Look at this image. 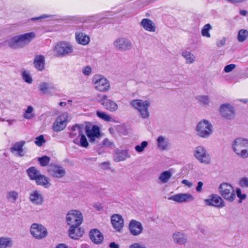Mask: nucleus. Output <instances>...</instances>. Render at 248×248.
<instances>
[{
  "instance_id": "46",
  "label": "nucleus",
  "mask_w": 248,
  "mask_h": 248,
  "mask_svg": "<svg viewBox=\"0 0 248 248\" xmlns=\"http://www.w3.org/2000/svg\"><path fill=\"white\" fill-rule=\"evenodd\" d=\"M22 77L25 82L29 84L32 83V79L29 72L26 71L22 72Z\"/></svg>"
},
{
  "instance_id": "20",
  "label": "nucleus",
  "mask_w": 248,
  "mask_h": 248,
  "mask_svg": "<svg viewBox=\"0 0 248 248\" xmlns=\"http://www.w3.org/2000/svg\"><path fill=\"white\" fill-rule=\"evenodd\" d=\"M83 125L76 124L72 127L69 133V136L71 138L73 139V142L75 144L78 143V137L83 134Z\"/></svg>"
},
{
  "instance_id": "30",
  "label": "nucleus",
  "mask_w": 248,
  "mask_h": 248,
  "mask_svg": "<svg viewBox=\"0 0 248 248\" xmlns=\"http://www.w3.org/2000/svg\"><path fill=\"white\" fill-rule=\"evenodd\" d=\"M182 56L185 59L186 64L193 63L196 61L195 55L190 51L184 50L182 52Z\"/></svg>"
},
{
  "instance_id": "2",
  "label": "nucleus",
  "mask_w": 248,
  "mask_h": 248,
  "mask_svg": "<svg viewBox=\"0 0 248 248\" xmlns=\"http://www.w3.org/2000/svg\"><path fill=\"white\" fill-rule=\"evenodd\" d=\"M234 152L240 157H248V140L243 138L235 139L232 143Z\"/></svg>"
},
{
  "instance_id": "25",
  "label": "nucleus",
  "mask_w": 248,
  "mask_h": 248,
  "mask_svg": "<svg viewBox=\"0 0 248 248\" xmlns=\"http://www.w3.org/2000/svg\"><path fill=\"white\" fill-rule=\"evenodd\" d=\"M79 226H71L69 230V235L73 239H78L81 237L84 233V231Z\"/></svg>"
},
{
  "instance_id": "35",
  "label": "nucleus",
  "mask_w": 248,
  "mask_h": 248,
  "mask_svg": "<svg viewBox=\"0 0 248 248\" xmlns=\"http://www.w3.org/2000/svg\"><path fill=\"white\" fill-rule=\"evenodd\" d=\"M18 197V193L15 190L7 191L6 194L7 200L11 203H15Z\"/></svg>"
},
{
  "instance_id": "11",
  "label": "nucleus",
  "mask_w": 248,
  "mask_h": 248,
  "mask_svg": "<svg viewBox=\"0 0 248 248\" xmlns=\"http://www.w3.org/2000/svg\"><path fill=\"white\" fill-rule=\"evenodd\" d=\"M30 232L32 236L38 240L45 238L47 235L46 229L42 224L38 223L31 225Z\"/></svg>"
},
{
  "instance_id": "47",
  "label": "nucleus",
  "mask_w": 248,
  "mask_h": 248,
  "mask_svg": "<svg viewBox=\"0 0 248 248\" xmlns=\"http://www.w3.org/2000/svg\"><path fill=\"white\" fill-rule=\"evenodd\" d=\"M80 140H78V143L77 144L82 147L86 148L88 146L89 143L85 136L83 134L80 136Z\"/></svg>"
},
{
  "instance_id": "18",
  "label": "nucleus",
  "mask_w": 248,
  "mask_h": 248,
  "mask_svg": "<svg viewBox=\"0 0 248 248\" xmlns=\"http://www.w3.org/2000/svg\"><path fill=\"white\" fill-rule=\"evenodd\" d=\"M220 113L224 118L232 119L235 116V111L232 105L229 103L222 104L220 107Z\"/></svg>"
},
{
  "instance_id": "3",
  "label": "nucleus",
  "mask_w": 248,
  "mask_h": 248,
  "mask_svg": "<svg viewBox=\"0 0 248 248\" xmlns=\"http://www.w3.org/2000/svg\"><path fill=\"white\" fill-rule=\"evenodd\" d=\"M195 130L198 137L207 139L212 135L213 132V126L209 121L203 119L197 124Z\"/></svg>"
},
{
  "instance_id": "24",
  "label": "nucleus",
  "mask_w": 248,
  "mask_h": 248,
  "mask_svg": "<svg viewBox=\"0 0 248 248\" xmlns=\"http://www.w3.org/2000/svg\"><path fill=\"white\" fill-rule=\"evenodd\" d=\"M90 237L93 243L96 244L101 243L104 239V236L97 229H92L89 233Z\"/></svg>"
},
{
  "instance_id": "56",
  "label": "nucleus",
  "mask_w": 248,
  "mask_h": 248,
  "mask_svg": "<svg viewBox=\"0 0 248 248\" xmlns=\"http://www.w3.org/2000/svg\"><path fill=\"white\" fill-rule=\"evenodd\" d=\"M129 248H146L144 246L139 243H136L131 245Z\"/></svg>"
},
{
  "instance_id": "5",
  "label": "nucleus",
  "mask_w": 248,
  "mask_h": 248,
  "mask_svg": "<svg viewBox=\"0 0 248 248\" xmlns=\"http://www.w3.org/2000/svg\"><path fill=\"white\" fill-rule=\"evenodd\" d=\"M193 155L201 163L209 165L211 163L210 155L203 146L196 147L193 151Z\"/></svg>"
},
{
  "instance_id": "64",
  "label": "nucleus",
  "mask_w": 248,
  "mask_h": 248,
  "mask_svg": "<svg viewBox=\"0 0 248 248\" xmlns=\"http://www.w3.org/2000/svg\"><path fill=\"white\" fill-rule=\"evenodd\" d=\"M240 13L241 15L245 16L247 14V11L245 10H241Z\"/></svg>"
},
{
  "instance_id": "7",
  "label": "nucleus",
  "mask_w": 248,
  "mask_h": 248,
  "mask_svg": "<svg viewBox=\"0 0 248 248\" xmlns=\"http://www.w3.org/2000/svg\"><path fill=\"white\" fill-rule=\"evenodd\" d=\"M93 83L94 88L101 92H106L110 89L109 81L102 75H95L93 79Z\"/></svg>"
},
{
  "instance_id": "19",
  "label": "nucleus",
  "mask_w": 248,
  "mask_h": 248,
  "mask_svg": "<svg viewBox=\"0 0 248 248\" xmlns=\"http://www.w3.org/2000/svg\"><path fill=\"white\" fill-rule=\"evenodd\" d=\"M168 200L178 203H182L192 201L194 200V197L192 194L188 193H179L169 197Z\"/></svg>"
},
{
  "instance_id": "32",
  "label": "nucleus",
  "mask_w": 248,
  "mask_h": 248,
  "mask_svg": "<svg viewBox=\"0 0 248 248\" xmlns=\"http://www.w3.org/2000/svg\"><path fill=\"white\" fill-rule=\"evenodd\" d=\"M172 238L174 241L179 245L185 244L187 241L186 236L184 233L180 232L174 233Z\"/></svg>"
},
{
  "instance_id": "4",
  "label": "nucleus",
  "mask_w": 248,
  "mask_h": 248,
  "mask_svg": "<svg viewBox=\"0 0 248 248\" xmlns=\"http://www.w3.org/2000/svg\"><path fill=\"white\" fill-rule=\"evenodd\" d=\"M130 105L139 112L140 117L143 119L149 117V107L150 102L149 100L134 99L130 102Z\"/></svg>"
},
{
  "instance_id": "49",
  "label": "nucleus",
  "mask_w": 248,
  "mask_h": 248,
  "mask_svg": "<svg viewBox=\"0 0 248 248\" xmlns=\"http://www.w3.org/2000/svg\"><path fill=\"white\" fill-rule=\"evenodd\" d=\"M45 141L43 135H40L36 138L35 143L38 146H42V144Z\"/></svg>"
},
{
  "instance_id": "26",
  "label": "nucleus",
  "mask_w": 248,
  "mask_h": 248,
  "mask_svg": "<svg viewBox=\"0 0 248 248\" xmlns=\"http://www.w3.org/2000/svg\"><path fill=\"white\" fill-rule=\"evenodd\" d=\"M111 222L113 227L119 232L124 226V220L122 217L119 215H114L111 218Z\"/></svg>"
},
{
  "instance_id": "1",
  "label": "nucleus",
  "mask_w": 248,
  "mask_h": 248,
  "mask_svg": "<svg viewBox=\"0 0 248 248\" xmlns=\"http://www.w3.org/2000/svg\"><path fill=\"white\" fill-rule=\"evenodd\" d=\"M36 37L34 32H30L15 36L6 41L9 47L13 49L24 47Z\"/></svg>"
},
{
  "instance_id": "55",
  "label": "nucleus",
  "mask_w": 248,
  "mask_h": 248,
  "mask_svg": "<svg viewBox=\"0 0 248 248\" xmlns=\"http://www.w3.org/2000/svg\"><path fill=\"white\" fill-rule=\"evenodd\" d=\"M236 193L237 197L240 199V200H244L246 198V195L245 194H242L241 189L239 188L236 190Z\"/></svg>"
},
{
  "instance_id": "61",
  "label": "nucleus",
  "mask_w": 248,
  "mask_h": 248,
  "mask_svg": "<svg viewBox=\"0 0 248 248\" xmlns=\"http://www.w3.org/2000/svg\"><path fill=\"white\" fill-rule=\"evenodd\" d=\"M109 247L110 248H119L118 245L115 244L114 242L110 243Z\"/></svg>"
},
{
  "instance_id": "8",
  "label": "nucleus",
  "mask_w": 248,
  "mask_h": 248,
  "mask_svg": "<svg viewBox=\"0 0 248 248\" xmlns=\"http://www.w3.org/2000/svg\"><path fill=\"white\" fill-rule=\"evenodd\" d=\"M219 193L226 200L232 202L235 198V193L232 186L227 183L221 184L218 187Z\"/></svg>"
},
{
  "instance_id": "43",
  "label": "nucleus",
  "mask_w": 248,
  "mask_h": 248,
  "mask_svg": "<svg viewBox=\"0 0 248 248\" xmlns=\"http://www.w3.org/2000/svg\"><path fill=\"white\" fill-rule=\"evenodd\" d=\"M96 115L99 118L106 122L111 121L112 119L109 115L104 112L97 111Z\"/></svg>"
},
{
  "instance_id": "58",
  "label": "nucleus",
  "mask_w": 248,
  "mask_h": 248,
  "mask_svg": "<svg viewBox=\"0 0 248 248\" xmlns=\"http://www.w3.org/2000/svg\"><path fill=\"white\" fill-rule=\"evenodd\" d=\"M103 145L104 146L109 147L112 145V143L110 142L108 139H105L103 141Z\"/></svg>"
},
{
  "instance_id": "23",
  "label": "nucleus",
  "mask_w": 248,
  "mask_h": 248,
  "mask_svg": "<svg viewBox=\"0 0 248 248\" xmlns=\"http://www.w3.org/2000/svg\"><path fill=\"white\" fill-rule=\"evenodd\" d=\"M86 133L90 142H93L100 136L99 128L97 125H93L90 129L86 127Z\"/></svg>"
},
{
  "instance_id": "13",
  "label": "nucleus",
  "mask_w": 248,
  "mask_h": 248,
  "mask_svg": "<svg viewBox=\"0 0 248 248\" xmlns=\"http://www.w3.org/2000/svg\"><path fill=\"white\" fill-rule=\"evenodd\" d=\"M68 114L63 112L56 119L53 125V130L56 132L62 130L66 126Z\"/></svg>"
},
{
  "instance_id": "62",
  "label": "nucleus",
  "mask_w": 248,
  "mask_h": 248,
  "mask_svg": "<svg viewBox=\"0 0 248 248\" xmlns=\"http://www.w3.org/2000/svg\"><path fill=\"white\" fill-rule=\"evenodd\" d=\"M17 153L18 155L19 156H23L24 155V152L23 151V149L21 150L20 151H18Z\"/></svg>"
},
{
  "instance_id": "57",
  "label": "nucleus",
  "mask_w": 248,
  "mask_h": 248,
  "mask_svg": "<svg viewBox=\"0 0 248 248\" xmlns=\"http://www.w3.org/2000/svg\"><path fill=\"white\" fill-rule=\"evenodd\" d=\"M203 186V183L202 182H199L197 184V186L196 188V190L198 192H201L202 190V187Z\"/></svg>"
},
{
  "instance_id": "48",
  "label": "nucleus",
  "mask_w": 248,
  "mask_h": 248,
  "mask_svg": "<svg viewBox=\"0 0 248 248\" xmlns=\"http://www.w3.org/2000/svg\"><path fill=\"white\" fill-rule=\"evenodd\" d=\"M38 160L42 166H46L50 161V158L45 155L41 157H39Z\"/></svg>"
},
{
  "instance_id": "39",
  "label": "nucleus",
  "mask_w": 248,
  "mask_h": 248,
  "mask_svg": "<svg viewBox=\"0 0 248 248\" xmlns=\"http://www.w3.org/2000/svg\"><path fill=\"white\" fill-rule=\"evenodd\" d=\"M33 108L32 106H29L23 113V117L27 120H31L35 116V115L33 112Z\"/></svg>"
},
{
  "instance_id": "52",
  "label": "nucleus",
  "mask_w": 248,
  "mask_h": 248,
  "mask_svg": "<svg viewBox=\"0 0 248 248\" xmlns=\"http://www.w3.org/2000/svg\"><path fill=\"white\" fill-rule=\"evenodd\" d=\"M239 184L242 187H248V178L247 177L241 178L240 180Z\"/></svg>"
},
{
  "instance_id": "36",
  "label": "nucleus",
  "mask_w": 248,
  "mask_h": 248,
  "mask_svg": "<svg viewBox=\"0 0 248 248\" xmlns=\"http://www.w3.org/2000/svg\"><path fill=\"white\" fill-rule=\"evenodd\" d=\"M116 160L117 161H124L126 158L130 157V155L127 150L118 151L116 153Z\"/></svg>"
},
{
  "instance_id": "10",
  "label": "nucleus",
  "mask_w": 248,
  "mask_h": 248,
  "mask_svg": "<svg viewBox=\"0 0 248 248\" xmlns=\"http://www.w3.org/2000/svg\"><path fill=\"white\" fill-rule=\"evenodd\" d=\"M87 29L84 24L76 27L75 39L78 44L86 46L90 43V38L89 35L82 32L85 31Z\"/></svg>"
},
{
  "instance_id": "41",
  "label": "nucleus",
  "mask_w": 248,
  "mask_h": 248,
  "mask_svg": "<svg viewBox=\"0 0 248 248\" xmlns=\"http://www.w3.org/2000/svg\"><path fill=\"white\" fill-rule=\"evenodd\" d=\"M197 99L200 104L205 107L208 106L210 102V97L207 95H199L197 97Z\"/></svg>"
},
{
  "instance_id": "54",
  "label": "nucleus",
  "mask_w": 248,
  "mask_h": 248,
  "mask_svg": "<svg viewBox=\"0 0 248 248\" xmlns=\"http://www.w3.org/2000/svg\"><path fill=\"white\" fill-rule=\"evenodd\" d=\"M53 17V16L52 15H43L42 16H41L38 17L32 18L31 19V20L34 21V20L42 19H44V18H51V19H52Z\"/></svg>"
},
{
  "instance_id": "44",
  "label": "nucleus",
  "mask_w": 248,
  "mask_h": 248,
  "mask_svg": "<svg viewBox=\"0 0 248 248\" xmlns=\"http://www.w3.org/2000/svg\"><path fill=\"white\" fill-rule=\"evenodd\" d=\"M25 142L24 141H20L19 142L16 143L14 146L11 148V151L12 152L16 151H20L21 150L23 149V147L25 144Z\"/></svg>"
},
{
  "instance_id": "51",
  "label": "nucleus",
  "mask_w": 248,
  "mask_h": 248,
  "mask_svg": "<svg viewBox=\"0 0 248 248\" xmlns=\"http://www.w3.org/2000/svg\"><path fill=\"white\" fill-rule=\"evenodd\" d=\"M92 69L90 66H86L82 68V72L84 75L89 76L91 74Z\"/></svg>"
},
{
  "instance_id": "31",
  "label": "nucleus",
  "mask_w": 248,
  "mask_h": 248,
  "mask_svg": "<svg viewBox=\"0 0 248 248\" xmlns=\"http://www.w3.org/2000/svg\"><path fill=\"white\" fill-rule=\"evenodd\" d=\"M172 173L170 170H165L160 173L158 177V181L160 184L167 183L171 177Z\"/></svg>"
},
{
  "instance_id": "21",
  "label": "nucleus",
  "mask_w": 248,
  "mask_h": 248,
  "mask_svg": "<svg viewBox=\"0 0 248 248\" xmlns=\"http://www.w3.org/2000/svg\"><path fill=\"white\" fill-rule=\"evenodd\" d=\"M29 200L34 205H41L44 202V197L38 190H33L29 194Z\"/></svg>"
},
{
  "instance_id": "17",
  "label": "nucleus",
  "mask_w": 248,
  "mask_h": 248,
  "mask_svg": "<svg viewBox=\"0 0 248 248\" xmlns=\"http://www.w3.org/2000/svg\"><path fill=\"white\" fill-rule=\"evenodd\" d=\"M114 46L121 51H126L132 47V43L127 38L120 37L117 38L113 43Z\"/></svg>"
},
{
  "instance_id": "27",
  "label": "nucleus",
  "mask_w": 248,
  "mask_h": 248,
  "mask_svg": "<svg viewBox=\"0 0 248 248\" xmlns=\"http://www.w3.org/2000/svg\"><path fill=\"white\" fill-rule=\"evenodd\" d=\"M140 26L146 31L149 32H155L156 26L155 23L150 19L143 18L140 23Z\"/></svg>"
},
{
  "instance_id": "53",
  "label": "nucleus",
  "mask_w": 248,
  "mask_h": 248,
  "mask_svg": "<svg viewBox=\"0 0 248 248\" xmlns=\"http://www.w3.org/2000/svg\"><path fill=\"white\" fill-rule=\"evenodd\" d=\"M236 66L234 64H230L229 65H226L224 69V71L226 73H229L231 72L232 70H233L235 68Z\"/></svg>"
},
{
  "instance_id": "60",
  "label": "nucleus",
  "mask_w": 248,
  "mask_h": 248,
  "mask_svg": "<svg viewBox=\"0 0 248 248\" xmlns=\"http://www.w3.org/2000/svg\"><path fill=\"white\" fill-rule=\"evenodd\" d=\"M110 163L108 162H105L101 164V167L104 169L109 168Z\"/></svg>"
},
{
  "instance_id": "15",
  "label": "nucleus",
  "mask_w": 248,
  "mask_h": 248,
  "mask_svg": "<svg viewBox=\"0 0 248 248\" xmlns=\"http://www.w3.org/2000/svg\"><path fill=\"white\" fill-rule=\"evenodd\" d=\"M98 102L107 110L111 112L115 111L118 109L117 104L113 101L108 99L107 95H98Z\"/></svg>"
},
{
  "instance_id": "38",
  "label": "nucleus",
  "mask_w": 248,
  "mask_h": 248,
  "mask_svg": "<svg viewBox=\"0 0 248 248\" xmlns=\"http://www.w3.org/2000/svg\"><path fill=\"white\" fill-rule=\"evenodd\" d=\"M37 185H41L47 187L49 184L48 178L44 175L40 174L35 180Z\"/></svg>"
},
{
  "instance_id": "12",
  "label": "nucleus",
  "mask_w": 248,
  "mask_h": 248,
  "mask_svg": "<svg viewBox=\"0 0 248 248\" xmlns=\"http://www.w3.org/2000/svg\"><path fill=\"white\" fill-rule=\"evenodd\" d=\"M38 90L41 94H46L50 96L56 94L58 90L56 87L52 83L41 82L38 86Z\"/></svg>"
},
{
  "instance_id": "37",
  "label": "nucleus",
  "mask_w": 248,
  "mask_h": 248,
  "mask_svg": "<svg viewBox=\"0 0 248 248\" xmlns=\"http://www.w3.org/2000/svg\"><path fill=\"white\" fill-rule=\"evenodd\" d=\"M27 173L31 180H35L40 174L39 171L34 167L29 168L27 170Z\"/></svg>"
},
{
  "instance_id": "34",
  "label": "nucleus",
  "mask_w": 248,
  "mask_h": 248,
  "mask_svg": "<svg viewBox=\"0 0 248 248\" xmlns=\"http://www.w3.org/2000/svg\"><path fill=\"white\" fill-rule=\"evenodd\" d=\"M13 246V241L10 237H0V248H10Z\"/></svg>"
},
{
  "instance_id": "59",
  "label": "nucleus",
  "mask_w": 248,
  "mask_h": 248,
  "mask_svg": "<svg viewBox=\"0 0 248 248\" xmlns=\"http://www.w3.org/2000/svg\"><path fill=\"white\" fill-rule=\"evenodd\" d=\"M182 183L187 186L188 187H191L193 186V183L192 182L185 179L182 181Z\"/></svg>"
},
{
  "instance_id": "63",
  "label": "nucleus",
  "mask_w": 248,
  "mask_h": 248,
  "mask_svg": "<svg viewBox=\"0 0 248 248\" xmlns=\"http://www.w3.org/2000/svg\"><path fill=\"white\" fill-rule=\"evenodd\" d=\"M16 121L15 120H7L6 122L8 123L9 125H11L13 124V123L15 122Z\"/></svg>"
},
{
  "instance_id": "28",
  "label": "nucleus",
  "mask_w": 248,
  "mask_h": 248,
  "mask_svg": "<svg viewBox=\"0 0 248 248\" xmlns=\"http://www.w3.org/2000/svg\"><path fill=\"white\" fill-rule=\"evenodd\" d=\"M157 145L158 148L161 150H166L169 148V140L162 136H159L157 140Z\"/></svg>"
},
{
  "instance_id": "42",
  "label": "nucleus",
  "mask_w": 248,
  "mask_h": 248,
  "mask_svg": "<svg viewBox=\"0 0 248 248\" xmlns=\"http://www.w3.org/2000/svg\"><path fill=\"white\" fill-rule=\"evenodd\" d=\"M212 29V27L209 24H205L202 29V35L207 38L211 37V34L209 31Z\"/></svg>"
},
{
  "instance_id": "29",
  "label": "nucleus",
  "mask_w": 248,
  "mask_h": 248,
  "mask_svg": "<svg viewBox=\"0 0 248 248\" xmlns=\"http://www.w3.org/2000/svg\"><path fill=\"white\" fill-rule=\"evenodd\" d=\"M45 59L42 55H37L35 57L34 64L35 67L39 71H42L44 68Z\"/></svg>"
},
{
  "instance_id": "16",
  "label": "nucleus",
  "mask_w": 248,
  "mask_h": 248,
  "mask_svg": "<svg viewBox=\"0 0 248 248\" xmlns=\"http://www.w3.org/2000/svg\"><path fill=\"white\" fill-rule=\"evenodd\" d=\"M48 172L50 175L57 178H62L66 174L64 168L56 164H51L48 167Z\"/></svg>"
},
{
  "instance_id": "33",
  "label": "nucleus",
  "mask_w": 248,
  "mask_h": 248,
  "mask_svg": "<svg viewBox=\"0 0 248 248\" xmlns=\"http://www.w3.org/2000/svg\"><path fill=\"white\" fill-rule=\"evenodd\" d=\"M101 14L94 15L86 17H76V20L83 23L93 22L96 21L99 18Z\"/></svg>"
},
{
  "instance_id": "40",
  "label": "nucleus",
  "mask_w": 248,
  "mask_h": 248,
  "mask_svg": "<svg viewBox=\"0 0 248 248\" xmlns=\"http://www.w3.org/2000/svg\"><path fill=\"white\" fill-rule=\"evenodd\" d=\"M248 37V31L245 29H241L239 31L237 36L238 42H243Z\"/></svg>"
},
{
  "instance_id": "45",
  "label": "nucleus",
  "mask_w": 248,
  "mask_h": 248,
  "mask_svg": "<svg viewBox=\"0 0 248 248\" xmlns=\"http://www.w3.org/2000/svg\"><path fill=\"white\" fill-rule=\"evenodd\" d=\"M148 145V142L147 141H142L140 144L137 145L135 147V150L138 153L142 152L145 148H146Z\"/></svg>"
},
{
  "instance_id": "6",
  "label": "nucleus",
  "mask_w": 248,
  "mask_h": 248,
  "mask_svg": "<svg viewBox=\"0 0 248 248\" xmlns=\"http://www.w3.org/2000/svg\"><path fill=\"white\" fill-rule=\"evenodd\" d=\"M66 220L70 227L80 226L83 221V216L78 210H71L67 213Z\"/></svg>"
},
{
  "instance_id": "9",
  "label": "nucleus",
  "mask_w": 248,
  "mask_h": 248,
  "mask_svg": "<svg viewBox=\"0 0 248 248\" xmlns=\"http://www.w3.org/2000/svg\"><path fill=\"white\" fill-rule=\"evenodd\" d=\"M73 52V46L67 42H62L58 44L54 49V54L57 57H63L68 55Z\"/></svg>"
},
{
  "instance_id": "22",
  "label": "nucleus",
  "mask_w": 248,
  "mask_h": 248,
  "mask_svg": "<svg viewBox=\"0 0 248 248\" xmlns=\"http://www.w3.org/2000/svg\"><path fill=\"white\" fill-rule=\"evenodd\" d=\"M129 229L130 233L134 236H137L141 233L143 231L142 224L136 220H132L129 224Z\"/></svg>"
},
{
  "instance_id": "50",
  "label": "nucleus",
  "mask_w": 248,
  "mask_h": 248,
  "mask_svg": "<svg viewBox=\"0 0 248 248\" xmlns=\"http://www.w3.org/2000/svg\"><path fill=\"white\" fill-rule=\"evenodd\" d=\"M226 40L227 39L225 37H222L221 38L218 39L216 42L217 46L218 47H221L223 46L226 43Z\"/></svg>"
},
{
  "instance_id": "14",
  "label": "nucleus",
  "mask_w": 248,
  "mask_h": 248,
  "mask_svg": "<svg viewBox=\"0 0 248 248\" xmlns=\"http://www.w3.org/2000/svg\"><path fill=\"white\" fill-rule=\"evenodd\" d=\"M205 204L209 206H212L217 208H222L225 206V202L218 195L212 194L208 198L204 200Z\"/></svg>"
}]
</instances>
